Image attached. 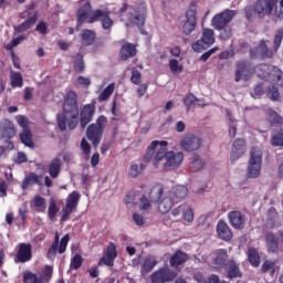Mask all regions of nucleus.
<instances>
[{
  "instance_id": "obj_54",
  "label": "nucleus",
  "mask_w": 283,
  "mask_h": 283,
  "mask_svg": "<svg viewBox=\"0 0 283 283\" xmlns=\"http://www.w3.org/2000/svg\"><path fill=\"white\" fill-rule=\"evenodd\" d=\"M81 149L83 151V155L87 156V158H90V154H92V146L90 145V142H87V139L82 138Z\"/></svg>"
},
{
  "instance_id": "obj_30",
  "label": "nucleus",
  "mask_w": 283,
  "mask_h": 283,
  "mask_svg": "<svg viewBox=\"0 0 283 283\" xmlns=\"http://www.w3.org/2000/svg\"><path fill=\"white\" fill-rule=\"evenodd\" d=\"M265 247L269 253H277L280 251V242L273 232L265 235Z\"/></svg>"
},
{
  "instance_id": "obj_24",
  "label": "nucleus",
  "mask_w": 283,
  "mask_h": 283,
  "mask_svg": "<svg viewBox=\"0 0 283 283\" xmlns=\"http://www.w3.org/2000/svg\"><path fill=\"white\" fill-rule=\"evenodd\" d=\"M228 220L233 229L242 230L244 222H247V217L238 210H232L228 213Z\"/></svg>"
},
{
  "instance_id": "obj_39",
  "label": "nucleus",
  "mask_w": 283,
  "mask_h": 283,
  "mask_svg": "<svg viewBox=\"0 0 283 283\" xmlns=\"http://www.w3.org/2000/svg\"><path fill=\"white\" fill-rule=\"evenodd\" d=\"M146 167L147 166L145 164L133 163L129 167L128 176L130 178H138V176L145 171Z\"/></svg>"
},
{
  "instance_id": "obj_50",
  "label": "nucleus",
  "mask_w": 283,
  "mask_h": 283,
  "mask_svg": "<svg viewBox=\"0 0 283 283\" xmlns=\"http://www.w3.org/2000/svg\"><path fill=\"white\" fill-rule=\"evenodd\" d=\"M261 271L262 273H269L270 271L273 275L275 273V261H265L261 266Z\"/></svg>"
},
{
  "instance_id": "obj_47",
  "label": "nucleus",
  "mask_w": 283,
  "mask_h": 283,
  "mask_svg": "<svg viewBox=\"0 0 283 283\" xmlns=\"http://www.w3.org/2000/svg\"><path fill=\"white\" fill-rule=\"evenodd\" d=\"M139 209L140 211H150L151 199L149 200L146 196H142V198L139 199Z\"/></svg>"
},
{
  "instance_id": "obj_40",
  "label": "nucleus",
  "mask_w": 283,
  "mask_h": 283,
  "mask_svg": "<svg viewBox=\"0 0 283 283\" xmlns=\"http://www.w3.org/2000/svg\"><path fill=\"white\" fill-rule=\"evenodd\" d=\"M10 85L11 87H21L23 85V75L19 72L12 71L10 73Z\"/></svg>"
},
{
  "instance_id": "obj_3",
  "label": "nucleus",
  "mask_w": 283,
  "mask_h": 283,
  "mask_svg": "<svg viewBox=\"0 0 283 283\" xmlns=\"http://www.w3.org/2000/svg\"><path fill=\"white\" fill-rule=\"evenodd\" d=\"M279 1V6H277ZM276 6V7H275ZM274 11V21H282L283 19V0H258L254 4L253 11L258 17H266Z\"/></svg>"
},
{
  "instance_id": "obj_53",
  "label": "nucleus",
  "mask_w": 283,
  "mask_h": 283,
  "mask_svg": "<svg viewBox=\"0 0 283 283\" xmlns=\"http://www.w3.org/2000/svg\"><path fill=\"white\" fill-rule=\"evenodd\" d=\"M17 123L22 127L23 132L30 129V120L24 115L17 116Z\"/></svg>"
},
{
  "instance_id": "obj_56",
  "label": "nucleus",
  "mask_w": 283,
  "mask_h": 283,
  "mask_svg": "<svg viewBox=\"0 0 283 283\" xmlns=\"http://www.w3.org/2000/svg\"><path fill=\"white\" fill-rule=\"evenodd\" d=\"M57 126L61 132L67 129V117L64 115H57Z\"/></svg>"
},
{
  "instance_id": "obj_16",
  "label": "nucleus",
  "mask_w": 283,
  "mask_h": 283,
  "mask_svg": "<svg viewBox=\"0 0 283 283\" xmlns=\"http://www.w3.org/2000/svg\"><path fill=\"white\" fill-rule=\"evenodd\" d=\"M1 138H6L4 143L9 145V149H14V144L10 140L17 136V128L14 127V123L10 119H4L1 124Z\"/></svg>"
},
{
  "instance_id": "obj_45",
  "label": "nucleus",
  "mask_w": 283,
  "mask_h": 283,
  "mask_svg": "<svg viewBox=\"0 0 283 283\" xmlns=\"http://www.w3.org/2000/svg\"><path fill=\"white\" fill-rule=\"evenodd\" d=\"M265 94L271 101H280V91L275 86H269Z\"/></svg>"
},
{
  "instance_id": "obj_23",
  "label": "nucleus",
  "mask_w": 283,
  "mask_h": 283,
  "mask_svg": "<svg viewBox=\"0 0 283 283\" xmlns=\"http://www.w3.org/2000/svg\"><path fill=\"white\" fill-rule=\"evenodd\" d=\"M117 255L116 244L109 243L102 259L99 260L98 265L102 266V264H105L106 266H114V260H116Z\"/></svg>"
},
{
  "instance_id": "obj_2",
  "label": "nucleus",
  "mask_w": 283,
  "mask_h": 283,
  "mask_svg": "<svg viewBox=\"0 0 283 283\" xmlns=\"http://www.w3.org/2000/svg\"><path fill=\"white\" fill-rule=\"evenodd\" d=\"M76 92L70 91L64 97L63 112L67 120L69 129H76L78 125V104Z\"/></svg>"
},
{
  "instance_id": "obj_7",
  "label": "nucleus",
  "mask_w": 283,
  "mask_h": 283,
  "mask_svg": "<svg viewBox=\"0 0 283 283\" xmlns=\"http://www.w3.org/2000/svg\"><path fill=\"white\" fill-rule=\"evenodd\" d=\"M255 74V66L249 61L240 60L235 63L234 81H251Z\"/></svg>"
},
{
  "instance_id": "obj_59",
  "label": "nucleus",
  "mask_w": 283,
  "mask_h": 283,
  "mask_svg": "<svg viewBox=\"0 0 283 283\" xmlns=\"http://www.w3.org/2000/svg\"><path fill=\"white\" fill-rule=\"evenodd\" d=\"M169 67L176 74H180L184 70L182 65L178 63V60H170Z\"/></svg>"
},
{
  "instance_id": "obj_61",
  "label": "nucleus",
  "mask_w": 283,
  "mask_h": 283,
  "mask_svg": "<svg viewBox=\"0 0 283 283\" xmlns=\"http://www.w3.org/2000/svg\"><path fill=\"white\" fill-rule=\"evenodd\" d=\"M45 209H48V203H45V199L43 197H36V211H41L44 213Z\"/></svg>"
},
{
  "instance_id": "obj_58",
  "label": "nucleus",
  "mask_w": 283,
  "mask_h": 283,
  "mask_svg": "<svg viewBox=\"0 0 283 283\" xmlns=\"http://www.w3.org/2000/svg\"><path fill=\"white\" fill-rule=\"evenodd\" d=\"M283 39V29H279L274 36V50H279L280 45H282Z\"/></svg>"
},
{
  "instance_id": "obj_9",
  "label": "nucleus",
  "mask_w": 283,
  "mask_h": 283,
  "mask_svg": "<svg viewBox=\"0 0 283 283\" xmlns=\"http://www.w3.org/2000/svg\"><path fill=\"white\" fill-rule=\"evenodd\" d=\"M198 7L195 3H191L189 9L186 11V20L182 23L181 32L185 36H189L192 32H196L198 28Z\"/></svg>"
},
{
  "instance_id": "obj_13",
  "label": "nucleus",
  "mask_w": 283,
  "mask_h": 283,
  "mask_svg": "<svg viewBox=\"0 0 283 283\" xmlns=\"http://www.w3.org/2000/svg\"><path fill=\"white\" fill-rule=\"evenodd\" d=\"M80 200L81 193L77 191H73L67 196L65 207L62 209V222H67V220H70V217L74 213V211H76Z\"/></svg>"
},
{
  "instance_id": "obj_29",
  "label": "nucleus",
  "mask_w": 283,
  "mask_h": 283,
  "mask_svg": "<svg viewBox=\"0 0 283 283\" xmlns=\"http://www.w3.org/2000/svg\"><path fill=\"white\" fill-rule=\"evenodd\" d=\"M251 56H261L262 59H271L273 56V50L266 46V42L261 41L256 48V53L253 52V49L250 50Z\"/></svg>"
},
{
  "instance_id": "obj_46",
  "label": "nucleus",
  "mask_w": 283,
  "mask_h": 283,
  "mask_svg": "<svg viewBox=\"0 0 283 283\" xmlns=\"http://www.w3.org/2000/svg\"><path fill=\"white\" fill-rule=\"evenodd\" d=\"M219 31H220L219 38L222 41H229V39H231V36H233V30L229 25L224 27L223 29H221Z\"/></svg>"
},
{
  "instance_id": "obj_31",
  "label": "nucleus",
  "mask_w": 283,
  "mask_h": 283,
  "mask_svg": "<svg viewBox=\"0 0 283 283\" xmlns=\"http://www.w3.org/2000/svg\"><path fill=\"white\" fill-rule=\"evenodd\" d=\"M187 260H189V254L178 250L169 260L170 266L178 269V266H182Z\"/></svg>"
},
{
  "instance_id": "obj_49",
  "label": "nucleus",
  "mask_w": 283,
  "mask_h": 283,
  "mask_svg": "<svg viewBox=\"0 0 283 283\" xmlns=\"http://www.w3.org/2000/svg\"><path fill=\"white\" fill-rule=\"evenodd\" d=\"M70 266L73 271H78V268L83 266V256H81V254H75L74 258L71 260Z\"/></svg>"
},
{
  "instance_id": "obj_52",
  "label": "nucleus",
  "mask_w": 283,
  "mask_h": 283,
  "mask_svg": "<svg viewBox=\"0 0 283 283\" xmlns=\"http://www.w3.org/2000/svg\"><path fill=\"white\" fill-rule=\"evenodd\" d=\"M190 167H192L195 171H200V169L205 167V160H202L200 157L195 155L193 160L190 163Z\"/></svg>"
},
{
  "instance_id": "obj_44",
  "label": "nucleus",
  "mask_w": 283,
  "mask_h": 283,
  "mask_svg": "<svg viewBox=\"0 0 283 283\" xmlns=\"http://www.w3.org/2000/svg\"><path fill=\"white\" fill-rule=\"evenodd\" d=\"M116 88V84L112 83L109 84L98 96L99 103H103V101H107L112 94H114V90Z\"/></svg>"
},
{
  "instance_id": "obj_35",
  "label": "nucleus",
  "mask_w": 283,
  "mask_h": 283,
  "mask_svg": "<svg viewBox=\"0 0 283 283\" xmlns=\"http://www.w3.org/2000/svg\"><path fill=\"white\" fill-rule=\"evenodd\" d=\"M156 264H158V261L155 256H146L144 263L142 264L140 274L147 275V273H151Z\"/></svg>"
},
{
  "instance_id": "obj_15",
  "label": "nucleus",
  "mask_w": 283,
  "mask_h": 283,
  "mask_svg": "<svg viewBox=\"0 0 283 283\" xmlns=\"http://www.w3.org/2000/svg\"><path fill=\"white\" fill-rule=\"evenodd\" d=\"M176 277H178V272L168 268H161L151 274L150 280L151 283H167L174 282Z\"/></svg>"
},
{
  "instance_id": "obj_36",
  "label": "nucleus",
  "mask_w": 283,
  "mask_h": 283,
  "mask_svg": "<svg viewBox=\"0 0 283 283\" xmlns=\"http://www.w3.org/2000/svg\"><path fill=\"white\" fill-rule=\"evenodd\" d=\"M82 45H92L96 41V32L93 30L85 29L81 34Z\"/></svg>"
},
{
  "instance_id": "obj_55",
  "label": "nucleus",
  "mask_w": 283,
  "mask_h": 283,
  "mask_svg": "<svg viewBox=\"0 0 283 283\" xmlns=\"http://www.w3.org/2000/svg\"><path fill=\"white\" fill-rule=\"evenodd\" d=\"M23 283H36V274L30 270L23 272Z\"/></svg>"
},
{
  "instance_id": "obj_27",
  "label": "nucleus",
  "mask_w": 283,
  "mask_h": 283,
  "mask_svg": "<svg viewBox=\"0 0 283 283\" xmlns=\"http://www.w3.org/2000/svg\"><path fill=\"white\" fill-rule=\"evenodd\" d=\"M228 279L229 280H235L238 277H242V271L240 270V264H238L234 260L229 259L226 263Z\"/></svg>"
},
{
  "instance_id": "obj_17",
  "label": "nucleus",
  "mask_w": 283,
  "mask_h": 283,
  "mask_svg": "<svg viewBox=\"0 0 283 283\" xmlns=\"http://www.w3.org/2000/svg\"><path fill=\"white\" fill-rule=\"evenodd\" d=\"M179 145L184 151H198L202 147V138L188 134L180 140Z\"/></svg>"
},
{
  "instance_id": "obj_41",
  "label": "nucleus",
  "mask_w": 283,
  "mask_h": 283,
  "mask_svg": "<svg viewBox=\"0 0 283 283\" xmlns=\"http://www.w3.org/2000/svg\"><path fill=\"white\" fill-rule=\"evenodd\" d=\"M248 259L252 266H260V253H258V250H255V248H250L248 250Z\"/></svg>"
},
{
  "instance_id": "obj_25",
  "label": "nucleus",
  "mask_w": 283,
  "mask_h": 283,
  "mask_svg": "<svg viewBox=\"0 0 283 283\" xmlns=\"http://www.w3.org/2000/svg\"><path fill=\"white\" fill-rule=\"evenodd\" d=\"M170 198L174 200L175 205L182 202L189 193V189L186 186H175L168 191Z\"/></svg>"
},
{
  "instance_id": "obj_42",
  "label": "nucleus",
  "mask_w": 283,
  "mask_h": 283,
  "mask_svg": "<svg viewBox=\"0 0 283 283\" xmlns=\"http://www.w3.org/2000/svg\"><path fill=\"white\" fill-rule=\"evenodd\" d=\"M20 140L25 147H34V142H32V132L30 129L20 133Z\"/></svg>"
},
{
  "instance_id": "obj_57",
  "label": "nucleus",
  "mask_w": 283,
  "mask_h": 283,
  "mask_svg": "<svg viewBox=\"0 0 283 283\" xmlns=\"http://www.w3.org/2000/svg\"><path fill=\"white\" fill-rule=\"evenodd\" d=\"M273 147H283V132L277 133L271 140Z\"/></svg>"
},
{
  "instance_id": "obj_26",
  "label": "nucleus",
  "mask_w": 283,
  "mask_h": 283,
  "mask_svg": "<svg viewBox=\"0 0 283 283\" xmlns=\"http://www.w3.org/2000/svg\"><path fill=\"white\" fill-rule=\"evenodd\" d=\"M217 233L220 240H224V242H231L233 240V232L227 222L219 221L217 224Z\"/></svg>"
},
{
  "instance_id": "obj_34",
  "label": "nucleus",
  "mask_w": 283,
  "mask_h": 283,
  "mask_svg": "<svg viewBox=\"0 0 283 283\" xmlns=\"http://www.w3.org/2000/svg\"><path fill=\"white\" fill-rule=\"evenodd\" d=\"M36 23V12L33 13L32 17L28 18L24 22H22L20 25L14 27V32L18 34H21L22 32H28L32 25Z\"/></svg>"
},
{
  "instance_id": "obj_4",
  "label": "nucleus",
  "mask_w": 283,
  "mask_h": 283,
  "mask_svg": "<svg viewBox=\"0 0 283 283\" xmlns=\"http://www.w3.org/2000/svg\"><path fill=\"white\" fill-rule=\"evenodd\" d=\"M163 193H165V188L163 185L156 184L149 191V198L151 202H158L159 213H169L176 201L168 192L163 198Z\"/></svg>"
},
{
  "instance_id": "obj_37",
  "label": "nucleus",
  "mask_w": 283,
  "mask_h": 283,
  "mask_svg": "<svg viewBox=\"0 0 283 283\" xmlns=\"http://www.w3.org/2000/svg\"><path fill=\"white\" fill-rule=\"evenodd\" d=\"M49 174L53 179L59 178L61 175V159L55 158L49 164Z\"/></svg>"
},
{
  "instance_id": "obj_38",
  "label": "nucleus",
  "mask_w": 283,
  "mask_h": 283,
  "mask_svg": "<svg viewBox=\"0 0 283 283\" xmlns=\"http://www.w3.org/2000/svg\"><path fill=\"white\" fill-rule=\"evenodd\" d=\"M34 185H36V174L31 172L30 175H27L22 180L21 189L23 191H28V189H32Z\"/></svg>"
},
{
  "instance_id": "obj_8",
  "label": "nucleus",
  "mask_w": 283,
  "mask_h": 283,
  "mask_svg": "<svg viewBox=\"0 0 283 283\" xmlns=\"http://www.w3.org/2000/svg\"><path fill=\"white\" fill-rule=\"evenodd\" d=\"M111 15L112 11H109V9H97L92 12L88 21L90 23H96V21H99L103 30L112 32V28H114V20Z\"/></svg>"
},
{
  "instance_id": "obj_22",
  "label": "nucleus",
  "mask_w": 283,
  "mask_h": 283,
  "mask_svg": "<svg viewBox=\"0 0 283 283\" xmlns=\"http://www.w3.org/2000/svg\"><path fill=\"white\" fill-rule=\"evenodd\" d=\"M90 19H92V3L85 2L77 10V25H76V30L78 31L81 25H83L85 22L90 23Z\"/></svg>"
},
{
  "instance_id": "obj_11",
  "label": "nucleus",
  "mask_w": 283,
  "mask_h": 283,
  "mask_svg": "<svg viewBox=\"0 0 283 283\" xmlns=\"http://www.w3.org/2000/svg\"><path fill=\"white\" fill-rule=\"evenodd\" d=\"M69 243H70V234H65L60 241L59 232H56L54 241L52 245L49 248V251L46 253L48 260H54V258H56V253H60L61 255L62 253H65V251H67Z\"/></svg>"
},
{
  "instance_id": "obj_60",
  "label": "nucleus",
  "mask_w": 283,
  "mask_h": 283,
  "mask_svg": "<svg viewBox=\"0 0 283 283\" xmlns=\"http://www.w3.org/2000/svg\"><path fill=\"white\" fill-rule=\"evenodd\" d=\"M142 78H143V74H140V71L138 70L132 71L130 81L132 83H134V85H140Z\"/></svg>"
},
{
  "instance_id": "obj_43",
  "label": "nucleus",
  "mask_w": 283,
  "mask_h": 283,
  "mask_svg": "<svg viewBox=\"0 0 283 283\" xmlns=\"http://www.w3.org/2000/svg\"><path fill=\"white\" fill-rule=\"evenodd\" d=\"M74 70L81 74L85 72V62L83 61V54L77 53L74 61Z\"/></svg>"
},
{
  "instance_id": "obj_20",
  "label": "nucleus",
  "mask_w": 283,
  "mask_h": 283,
  "mask_svg": "<svg viewBox=\"0 0 283 283\" xmlns=\"http://www.w3.org/2000/svg\"><path fill=\"white\" fill-rule=\"evenodd\" d=\"M94 114H96V106L94 104L84 105L80 113V125L82 129H85V127L92 123Z\"/></svg>"
},
{
  "instance_id": "obj_28",
  "label": "nucleus",
  "mask_w": 283,
  "mask_h": 283,
  "mask_svg": "<svg viewBox=\"0 0 283 283\" xmlns=\"http://www.w3.org/2000/svg\"><path fill=\"white\" fill-rule=\"evenodd\" d=\"M54 275V268L52 265H43L38 272L36 283H50Z\"/></svg>"
},
{
  "instance_id": "obj_10",
  "label": "nucleus",
  "mask_w": 283,
  "mask_h": 283,
  "mask_svg": "<svg viewBox=\"0 0 283 283\" xmlns=\"http://www.w3.org/2000/svg\"><path fill=\"white\" fill-rule=\"evenodd\" d=\"M262 171V150L253 147L250 151L248 174L250 178H258Z\"/></svg>"
},
{
  "instance_id": "obj_18",
  "label": "nucleus",
  "mask_w": 283,
  "mask_h": 283,
  "mask_svg": "<svg viewBox=\"0 0 283 283\" xmlns=\"http://www.w3.org/2000/svg\"><path fill=\"white\" fill-rule=\"evenodd\" d=\"M32 260V245L30 243H20L14 258L15 264H25Z\"/></svg>"
},
{
  "instance_id": "obj_64",
  "label": "nucleus",
  "mask_w": 283,
  "mask_h": 283,
  "mask_svg": "<svg viewBox=\"0 0 283 283\" xmlns=\"http://www.w3.org/2000/svg\"><path fill=\"white\" fill-rule=\"evenodd\" d=\"M36 31L40 32V34H48V24L45 22H40L36 25Z\"/></svg>"
},
{
  "instance_id": "obj_63",
  "label": "nucleus",
  "mask_w": 283,
  "mask_h": 283,
  "mask_svg": "<svg viewBox=\"0 0 283 283\" xmlns=\"http://www.w3.org/2000/svg\"><path fill=\"white\" fill-rule=\"evenodd\" d=\"M262 94H264V86H262V84H259L254 87L252 96L253 98H260Z\"/></svg>"
},
{
  "instance_id": "obj_51",
  "label": "nucleus",
  "mask_w": 283,
  "mask_h": 283,
  "mask_svg": "<svg viewBox=\"0 0 283 283\" xmlns=\"http://www.w3.org/2000/svg\"><path fill=\"white\" fill-rule=\"evenodd\" d=\"M129 21L137 25V28H143L145 25V14H135L129 19Z\"/></svg>"
},
{
  "instance_id": "obj_33",
  "label": "nucleus",
  "mask_w": 283,
  "mask_h": 283,
  "mask_svg": "<svg viewBox=\"0 0 283 283\" xmlns=\"http://www.w3.org/2000/svg\"><path fill=\"white\" fill-rule=\"evenodd\" d=\"M119 55L122 61H127V59L136 56V46L128 42L124 43L119 51Z\"/></svg>"
},
{
  "instance_id": "obj_1",
  "label": "nucleus",
  "mask_w": 283,
  "mask_h": 283,
  "mask_svg": "<svg viewBox=\"0 0 283 283\" xmlns=\"http://www.w3.org/2000/svg\"><path fill=\"white\" fill-rule=\"evenodd\" d=\"M167 140H154L147 148L144 155L145 163H151L155 169L159 171H169L170 169H178L179 165H182L185 155L182 151H167Z\"/></svg>"
},
{
  "instance_id": "obj_62",
  "label": "nucleus",
  "mask_w": 283,
  "mask_h": 283,
  "mask_svg": "<svg viewBox=\"0 0 283 283\" xmlns=\"http://www.w3.org/2000/svg\"><path fill=\"white\" fill-rule=\"evenodd\" d=\"M196 101H198V98L196 97V95L193 94H188L185 99H184V105H186L187 109L189 111L191 105H193V103H196Z\"/></svg>"
},
{
  "instance_id": "obj_5",
  "label": "nucleus",
  "mask_w": 283,
  "mask_h": 283,
  "mask_svg": "<svg viewBox=\"0 0 283 283\" xmlns=\"http://www.w3.org/2000/svg\"><path fill=\"white\" fill-rule=\"evenodd\" d=\"M107 127V117L101 115L96 123L88 125L86 129L87 139L92 143L93 147H98L101 140L103 139V132Z\"/></svg>"
},
{
  "instance_id": "obj_14",
  "label": "nucleus",
  "mask_w": 283,
  "mask_h": 283,
  "mask_svg": "<svg viewBox=\"0 0 283 283\" xmlns=\"http://www.w3.org/2000/svg\"><path fill=\"white\" fill-rule=\"evenodd\" d=\"M213 43H216V31H213V29L203 28L201 39L192 44V50L200 52L205 50V45H213Z\"/></svg>"
},
{
  "instance_id": "obj_19",
  "label": "nucleus",
  "mask_w": 283,
  "mask_h": 283,
  "mask_svg": "<svg viewBox=\"0 0 283 283\" xmlns=\"http://www.w3.org/2000/svg\"><path fill=\"white\" fill-rule=\"evenodd\" d=\"M247 154V142L243 138H238L232 143V148L230 153L231 163L240 160Z\"/></svg>"
},
{
  "instance_id": "obj_48",
  "label": "nucleus",
  "mask_w": 283,
  "mask_h": 283,
  "mask_svg": "<svg viewBox=\"0 0 283 283\" xmlns=\"http://www.w3.org/2000/svg\"><path fill=\"white\" fill-rule=\"evenodd\" d=\"M56 213H59V208L56 207V201L52 199L49 205L48 217L50 220H54V218H56Z\"/></svg>"
},
{
  "instance_id": "obj_21",
  "label": "nucleus",
  "mask_w": 283,
  "mask_h": 283,
  "mask_svg": "<svg viewBox=\"0 0 283 283\" xmlns=\"http://www.w3.org/2000/svg\"><path fill=\"white\" fill-rule=\"evenodd\" d=\"M171 216H174V218H178V216H182L185 222H188V224H191V222H193V210L187 203H182L177 208H175L171 211Z\"/></svg>"
},
{
  "instance_id": "obj_6",
  "label": "nucleus",
  "mask_w": 283,
  "mask_h": 283,
  "mask_svg": "<svg viewBox=\"0 0 283 283\" xmlns=\"http://www.w3.org/2000/svg\"><path fill=\"white\" fill-rule=\"evenodd\" d=\"M254 74L258 75L259 78H268V81L283 85V72L276 66L260 64L254 66Z\"/></svg>"
},
{
  "instance_id": "obj_32",
  "label": "nucleus",
  "mask_w": 283,
  "mask_h": 283,
  "mask_svg": "<svg viewBox=\"0 0 283 283\" xmlns=\"http://www.w3.org/2000/svg\"><path fill=\"white\" fill-rule=\"evenodd\" d=\"M214 255V264L222 269V266H227V262H229V253L224 249H219L213 252Z\"/></svg>"
},
{
  "instance_id": "obj_12",
  "label": "nucleus",
  "mask_w": 283,
  "mask_h": 283,
  "mask_svg": "<svg viewBox=\"0 0 283 283\" xmlns=\"http://www.w3.org/2000/svg\"><path fill=\"white\" fill-rule=\"evenodd\" d=\"M235 14H238V11L226 9L224 11L217 13L211 19V25L214 30H222L223 28H227L231 21H233Z\"/></svg>"
}]
</instances>
